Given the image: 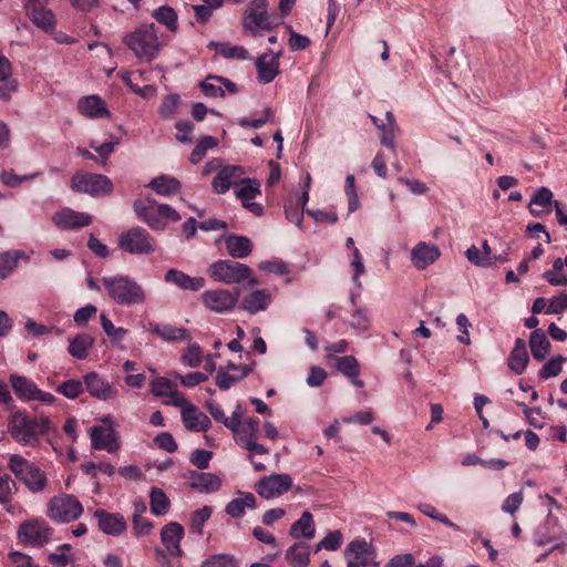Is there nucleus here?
<instances>
[{"label": "nucleus", "mask_w": 567, "mask_h": 567, "mask_svg": "<svg viewBox=\"0 0 567 567\" xmlns=\"http://www.w3.org/2000/svg\"><path fill=\"white\" fill-rule=\"evenodd\" d=\"M123 42L142 62L155 60L164 47L154 23L143 24L125 34Z\"/></svg>", "instance_id": "f257e3e1"}, {"label": "nucleus", "mask_w": 567, "mask_h": 567, "mask_svg": "<svg viewBox=\"0 0 567 567\" xmlns=\"http://www.w3.org/2000/svg\"><path fill=\"white\" fill-rule=\"evenodd\" d=\"M51 421L47 416L28 417L23 412H16L9 420L8 430L11 436L19 443L35 446L40 435L50 431Z\"/></svg>", "instance_id": "f03ea898"}, {"label": "nucleus", "mask_w": 567, "mask_h": 567, "mask_svg": "<svg viewBox=\"0 0 567 567\" xmlns=\"http://www.w3.org/2000/svg\"><path fill=\"white\" fill-rule=\"evenodd\" d=\"M133 209L138 218L154 230H164L166 227L165 220H181V215L173 207L158 204L151 196L135 199Z\"/></svg>", "instance_id": "7ed1b4c3"}, {"label": "nucleus", "mask_w": 567, "mask_h": 567, "mask_svg": "<svg viewBox=\"0 0 567 567\" xmlns=\"http://www.w3.org/2000/svg\"><path fill=\"white\" fill-rule=\"evenodd\" d=\"M102 284L110 298L122 306L144 303L146 295L141 285L128 276L103 277Z\"/></svg>", "instance_id": "20e7f679"}, {"label": "nucleus", "mask_w": 567, "mask_h": 567, "mask_svg": "<svg viewBox=\"0 0 567 567\" xmlns=\"http://www.w3.org/2000/svg\"><path fill=\"white\" fill-rule=\"evenodd\" d=\"M8 467L31 493H41L47 488L48 477L45 473L21 455H10Z\"/></svg>", "instance_id": "39448f33"}, {"label": "nucleus", "mask_w": 567, "mask_h": 567, "mask_svg": "<svg viewBox=\"0 0 567 567\" xmlns=\"http://www.w3.org/2000/svg\"><path fill=\"white\" fill-rule=\"evenodd\" d=\"M208 274L215 280L226 285L240 284L248 281L250 286L258 285V280L254 277L252 270L245 264L223 259L210 265Z\"/></svg>", "instance_id": "423d86ee"}, {"label": "nucleus", "mask_w": 567, "mask_h": 567, "mask_svg": "<svg viewBox=\"0 0 567 567\" xmlns=\"http://www.w3.org/2000/svg\"><path fill=\"white\" fill-rule=\"evenodd\" d=\"M83 513L81 502L73 495L61 494L53 496L48 503V516L58 523H70Z\"/></svg>", "instance_id": "0eeeda50"}, {"label": "nucleus", "mask_w": 567, "mask_h": 567, "mask_svg": "<svg viewBox=\"0 0 567 567\" xmlns=\"http://www.w3.org/2000/svg\"><path fill=\"white\" fill-rule=\"evenodd\" d=\"M118 247L132 255H151L156 250V243L142 227H133L118 237Z\"/></svg>", "instance_id": "6e6552de"}, {"label": "nucleus", "mask_w": 567, "mask_h": 567, "mask_svg": "<svg viewBox=\"0 0 567 567\" xmlns=\"http://www.w3.org/2000/svg\"><path fill=\"white\" fill-rule=\"evenodd\" d=\"M71 188L93 197L106 196L112 193L111 179L101 174L78 172L71 178Z\"/></svg>", "instance_id": "1a4fd4ad"}, {"label": "nucleus", "mask_w": 567, "mask_h": 567, "mask_svg": "<svg viewBox=\"0 0 567 567\" xmlns=\"http://www.w3.org/2000/svg\"><path fill=\"white\" fill-rule=\"evenodd\" d=\"M277 23L268 13L267 0H252L244 16V28L257 35L260 30H270Z\"/></svg>", "instance_id": "9d476101"}, {"label": "nucleus", "mask_w": 567, "mask_h": 567, "mask_svg": "<svg viewBox=\"0 0 567 567\" xmlns=\"http://www.w3.org/2000/svg\"><path fill=\"white\" fill-rule=\"evenodd\" d=\"M52 536V528L42 518H35L22 523L18 529V538L23 544L42 547Z\"/></svg>", "instance_id": "9b49d317"}, {"label": "nucleus", "mask_w": 567, "mask_h": 567, "mask_svg": "<svg viewBox=\"0 0 567 567\" xmlns=\"http://www.w3.org/2000/svg\"><path fill=\"white\" fill-rule=\"evenodd\" d=\"M240 289L234 292L226 289L206 290L202 295L203 303L212 311L224 313L233 310L238 302Z\"/></svg>", "instance_id": "f8f14e48"}, {"label": "nucleus", "mask_w": 567, "mask_h": 567, "mask_svg": "<svg viewBox=\"0 0 567 567\" xmlns=\"http://www.w3.org/2000/svg\"><path fill=\"white\" fill-rule=\"evenodd\" d=\"M291 486L292 478L289 474H272L257 482L255 489L262 498L271 499L285 494Z\"/></svg>", "instance_id": "ddd939ff"}, {"label": "nucleus", "mask_w": 567, "mask_h": 567, "mask_svg": "<svg viewBox=\"0 0 567 567\" xmlns=\"http://www.w3.org/2000/svg\"><path fill=\"white\" fill-rule=\"evenodd\" d=\"M52 221L59 229L70 230L89 226L92 223V216L71 208H63L52 216Z\"/></svg>", "instance_id": "4468645a"}, {"label": "nucleus", "mask_w": 567, "mask_h": 567, "mask_svg": "<svg viewBox=\"0 0 567 567\" xmlns=\"http://www.w3.org/2000/svg\"><path fill=\"white\" fill-rule=\"evenodd\" d=\"M344 557L347 567H363L374 559L371 545L363 539H355L348 544Z\"/></svg>", "instance_id": "2eb2a0df"}, {"label": "nucleus", "mask_w": 567, "mask_h": 567, "mask_svg": "<svg viewBox=\"0 0 567 567\" xmlns=\"http://www.w3.org/2000/svg\"><path fill=\"white\" fill-rule=\"evenodd\" d=\"M184 534V527L177 522H171L162 528L161 540L169 556L181 557L183 555L181 542Z\"/></svg>", "instance_id": "dca6fc26"}, {"label": "nucleus", "mask_w": 567, "mask_h": 567, "mask_svg": "<svg viewBox=\"0 0 567 567\" xmlns=\"http://www.w3.org/2000/svg\"><path fill=\"white\" fill-rule=\"evenodd\" d=\"M87 392L99 400L107 401L117 396L114 385L102 379L96 372H90L83 377Z\"/></svg>", "instance_id": "f3484780"}, {"label": "nucleus", "mask_w": 567, "mask_h": 567, "mask_svg": "<svg viewBox=\"0 0 567 567\" xmlns=\"http://www.w3.org/2000/svg\"><path fill=\"white\" fill-rule=\"evenodd\" d=\"M441 256L437 246L425 241L417 243L411 250V261L419 270H424L434 264Z\"/></svg>", "instance_id": "a211bd4d"}, {"label": "nucleus", "mask_w": 567, "mask_h": 567, "mask_svg": "<svg viewBox=\"0 0 567 567\" xmlns=\"http://www.w3.org/2000/svg\"><path fill=\"white\" fill-rule=\"evenodd\" d=\"M244 174L241 166H225L214 177L212 186L217 194H225L233 185L238 186Z\"/></svg>", "instance_id": "6ab92c4d"}, {"label": "nucleus", "mask_w": 567, "mask_h": 567, "mask_svg": "<svg viewBox=\"0 0 567 567\" xmlns=\"http://www.w3.org/2000/svg\"><path fill=\"white\" fill-rule=\"evenodd\" d=\"M93 515L97 519L99 528L106 535L117 536L126 529V522L118 513L96 509Z\"/></svg>", "instance_id": "aec40b11"}, {"label": "nucleus", "mask_w": 567, "mask_h": 567, "mask_svg": "<svg viewBox=\"0 0 567 567\" xmlns=\"http://www.w3.org/2000/svg\"><path fill=\"white\" fill-rule=\"evenodd\" d=\"M200 87L204 94L209 97H223L227 93L235 94L237 92V85L234 82L217 75H208L200 83Z\"/></svg>", "instance_id": "412c9836"}, {"label": "nucleus", "mask_w": 567, "mask_h": 567, "mask_svg": "<svg viewBox=\"0 0 567 567\" xmlns=\"http://www.w3.org/2000/svg\"><path fill=\"white\" fill-rule=\"evenodd\" d=\"M281 52H268L256 60L258 81L270 83L279 73V56Z\"/></svg>", "instance_id": "4be33fe9"}, {"label": "nucleus", "mask_w": 567, "mask_h": 567, "mask_svg": "<svg viewBox=\"0 0 567 567\" xmlns=\"http://www.w3.org/2000/svg\"><path fill=\"white\" fill-rule=\"evenodd\" d=\"M164 280L166 284L189 291H199L205 286V279L203 277H192L175 268H171L166 271Z\"/></svg>", "instance_id": "5701e85b"}, {"label": "nucleus", "mask_w": 567, "mask_h": 567, "mask_svg": "<svg viewBox=\"0 0 567 567\" xmlns=\"http://www.w3.org/2000/svg\"><path fill=\"white\" fill-rule=\"evenodd\" d=\"M92 447L113 453L118 450L116 432L113 429L94 426L91 431Z\"/></svg>", "instance_id": "b1692460"}, {"label": "nucleus", "mask_w": 567, "mask_h": 567, "mask_svg": "<svg viewBox=\"0 0 567 567\" xmlns=\"http://www.w3.org/2000/svg\"><path fill=\"white\" fill-rule=\"evenodd\" d=\"M181 414L185 427L189 431L205 432L212 425L209 417L192 403L181 411Z\"/></svg>", "instance_id": "393cba45"}, {"label": "nucleus", "mask_w": 567, "mask_h": 567, "mask_svg": "<svg viewBox=\"0 0 567 567\" xmlns=\"http://www.w3.org/2000/svg\"><path fill=\"white\" fill-rule=\"evenodd\" d=\"M187 478L189 487L200 493L217 492L221 485L219 477L213 473L189 471Z\"/></svg>", "instance_id": "a878e982"}, {"label": "nucleus", "mask_w": 567, "mask_h": 567, "mask_svg": "<svg viewBox=\"0 0 567 567\" xmlns=\"http://www.w3.org/2000/svg\"><path fill=\"white\" fill-rule=\"evenodd\" d=\"M228 429L233 432L236 443L245 447L254 440H258L257 433L259 431V421L254 417H247L243 421V423L236 424Z\"/></svg>", "instance_id": "bb28decb"}, {"label": "nucleus", "mask_w": 567, "mask_h": 567, "mask_svg": "<svg viewBox=\"0 0 567 567\" xmlns=\"http://www.w3.org/2000/svg\"><path fill=\"white\" fill-rule=\"evenodd\" d=\"M553 192L547 187H539L535 190L529 203V212L534 217L540 218L544 214L551 212Z\"/></svg>", "instance_id": "cd10ccee"}, {"label": "nucleus", "mask_w": 567, "mask_h": 567, "mask_svg": "<svg viewBox=\"0 0 567 567\" xmlns=\"http://www.w3.org/2000/svg\"><path fill=\"white\" fill-rule=\"evenodd\" d=\"M226 250L233 258L243 259L252 251V243L246 236L226 235L224 236Z\"/></svg>", "instance_id": "c85d7f7f"}, {"label": "nucleus", "mask_w": 567, "mask_h": 567, "mask_svg": "<svg viewBox=\"0 0 567 567\" xmlns=\"http://www.w3.org/2000/svg\"><path fill=\"white\" fill-rule=\"evenodd\" d=\"M78 109L86 117H106L110 115L104 102L97 95H89L79 100Z\"/></svg>", "instance_id": "c756f323"}, {"label": "nucleus", "mask_w": 567, "mask_h": 567, "mask_svg": "<svg viewBox=\"0 0 567 567\" xmlns=\"http://www.w3.org/2000/svg\"><path fill=\"white\" fill-rule=\"evenodd\" d=\"M237 495L225 507V512L233 518L244 516L246 508L254 509L257 507V499L254 494L239 491Z\"/></svg>", "instance_id": "7c9ffc66"}, {"label": "nucleus", "mask_w": 567, "mask_h": 567, "mask_svg": "<svg viewBox=\"0 0 567 567\" xmlns=\"http://www.w3.org/2000/svg\"><path fill=\"white\" fill-rule=\"evenodd\" d=\"M529 362L526 343L523 339H516L515 346L508 357V367L517 375L524 373Z\"/></svg>", "instance_id": "2f4dec72"}, {"label": "nucleus", "mask_w": 567, "mask_h": 567, "mask_svg": "<svg viewBox=\"0 0 567 567\" xmlns=\"http://www.w3.org/2000/svg\"><path fill=\"white\" fill-rule=\"evenodd\" d=\"M270 300L271 296L268 290L257 289L243 299L241 308L250 313H257L266 310Z\"/></svg>", "instance_id": "473e14b6"}, {"label": "nucleus", "mask_w": 567, "mask_h": 567, "mask_svg": "<svg viewBox=\"0 0 567 567\" xmlns=\"http://www.w3.org/2000/svg\"><path fill=\"white\" fill-rule=\"evenodd\" d=\"M93 344L94 338L91 334L80 333L69 340L68 352L78 360H85Z\"/></svg>", "instance_id": "72a5a7b5"}, {"label": "nucleus", "mask_w": 567, "mask_h": 567, "mask_svg": "<svg viewBox=\"0 0 567 567\" xmlns=\"http://www.w3.org/2000/svg\"><path fill=\"white\" fill-rule=\"evenodd\" d=\"M150 331L164 341H184L189 339V333L185 328H177L172 324L151 323Z\"/></svg>", "instance_id": "f704fd0d"}, {"label": "nucleus", "mask_w": 567, "mask_h": 567, "mask_svg": "<svg viewBox=\"0 0 567 567\" xmlns=\"http://www.w3.org/2000/svg\"><path fill=\"white\" fill-rule=\"evenodd\" d=\"M315 524L312 519V515L310 512L306 511L301 514V517L295 522L291 527L289 534L293 538L303 537L306 539H312L315 537Z\"/></svg>", "instance_id": "c9c22d12"}, {"label": "nucleus", "mask_w": 567, "mask_h": 567, "mask_svg": "<svg viewBox=\"0 0 567 567\" xmlns=\"http://www.w3.org/2000/svg\"><path fill=\"white\" fill-rule=\"evenodd\" d=\"M148 187H151L156 194L162 196H171L177 193L182 185L178 179L167 175H161L154 177L150 183Z\"/></svg>", "instance_id": "e433bc0d"}, {"label": "nucleus", "mask_w": 567, "mask_h": 567, "mask_svg": "<svg viewBox=\"0 0 567 567\" xmlns=\"http://www.w3.org/2000/svg\"><path fill=\"white\" fill-rule=\"evenodd\" d=\"M286 559L291 567H306L310 560L309 546L302 542L293 544L287 550Z\"/></svg>", "instance_id": "4c0bfd02"}, {"label": "nucleus", "mask_w": 567, "mask_h": 567, "mask_svg": "<svg viewBox=\"0 0 567 567\" xmlns=\"http://www.w3.org/2000/svg\"><path fill=\"white\" fill-rule=\"evenodd\" d=\"M529 346L534 359L543 361L549 351L550 343L545 332L536 329L530 333Z\"/></svg>", "instance_id": "58836bf2"}, {"label": "nucleus", "mask_w": 567, "mask_h": 567, "mask_svg": "<svg viewBox=\"0 0 567 567\" xmlns=\"http://www.w3.org/2000/svg\"><path fill=\"white\" fill-rule=\"evenodd\" d=\"M10 382L16 394L24 400H33L35 393H38L37 385L25 377L11 375Z\"/></svg>", "instance_id": "ea45409f"}, {"label": "nucleus", "mask_w": 567, "mask_h": 567, "mask_svg": "<svg viewBox=\"0 0 567 567\" xmlns=\"http://www.w3.org/2000/svg\"><path fill=\"white\" fill-rule=\"evenodd\" d=\"M260 183L256 178L240 179L238 186L235 189V194L241 200V203L255 199V197L260 195Z\"/></svg>", "instance_id": "a19ab883"}, {"label": "nucleus", "mask_w": 567, "mask_h": 567, "mask_svg": "<svg viewBox=\"0 0 567 567\" xmlns=\"http://www.w3.org/2000/svg\"><path fill=\"white\" fill-rule=\"evenodd\" d=\"M251 372V368L249 365H243L240 368V374H229L227 371H225L223 368L217 370L216 374V384L220 390H228L231 388L235 383L243 380L245 377H247Z\"/></svg>", "instance_id": "79ce46f5"}, {"label": "nucleus", "mask_w": 567, "mask_h": 567, "mask_svg": "<svg viewBox=\"0 0 567 567\" xmlns=\"http://www.w3.org/2000/svg\"><path fill=\"white\" fill-rule=\"evenodd\" d=\"M150 505L152 514L163 516L168 512L171 502L163 489L153 487L150 493Z\"/></svg>", "instance_id": "37998d69"}, {"label": "nucleus", "mask_w": 567, "mask_h": 567, "mask_svg": "<svg viewBox=\"0 0 567 567\" xmlns=\"http://www.w3.org/2000/svg\"><path fill=\"white\" fill-rule=\"evenodd\" d=\"M23 256L22 250H11L0 255V279H6L17 268Z\"/></svg>", "instance_id": "c03bdc74"}, {"label": "nucleus", "mask_w": 567, "mask_h": 567, "mask_svg": "<svg viewBox=\"0 0 567 567\" xmlns=\"http://www.w3.org/2000/svg\"><path fill=\"white\" fill-rule=\"evenodd\" d=\"M29 16L32 22L39 28L49 30L54 27V16L48 9L33 6L29 9Z\"/></svg>", "instance_id": "a18cd8bd"}, {"label": "nucleus", "mask_w": 567, "mask_h": 567, "mask_svg": "<svg viewBox=\"0 0 567 567\" xmlns=\"http://www.w3.org/2000/svg\"><path fill=\"white\" fill-rule=\"evenodd\" d=\"M152 17L161 24H164L168 30L175 32L177 30V14L171 7L163 6L154 10Z\"/></svg>", "instance_id": "49530a36"}, {"label": "nucleus", "mask_w": 567, "mask_h": 567, "mask_svg": "<svg viewBox=\"0 0 567 567\" xmlns=\"http://www.w3.org/2000/svg\"><path fill=\"white\" fill-rule=\"evenodd\" d=\"M336 369L347 378L359 377L360 368L353 355L333 358Z\"/></svg>", "instance_id": "de8ad7c7"}, {"label": "nucleus", "mask_w": 567, "mask_h": 567, "mask_svg": "<svg viewBox=\"0 0 567 567\" xmlns=\"http://www.w3.org/2000/svg\"><path fill=\"white\" fill-rule=\"evenodd\" d=\"M565 260L557 258L554 260L553 269L544 272L543 277L551 286H567V275L564 274Z\"/></svg>", "instance_id": "09e8293b"}, {"label": "nucleus", "mask_w": 567, "mask_h": 567, "mask_svg": "<svg viewBox=\"0 0 567 567\" xmlns=\"http://www.w3.org/2000/svg\"><path fill=\"white\" fill-rule=\"evenodd\" d=\"M213 513L212 507L205 505L202 508L195 511L190 515L189 528L197 535H203V528L205 523L210 518Z\"/></svg>", "instance_id": "8fccbe9b"}, {"label": "nucleus", "mask_w": 567, "mask_h": 567, "mask_svg": "<svg viewBox=\"0 0 567 567\" xmlns=\"http://www.w3.org/2000/svg\"><path fill=\"white\" fill-rule=\"evenodd\" d=\"M181 99L178 94H169L165 96L158 107V114L162 118H171L179 109Z\"/></svg>", "instance_id": "3c124183"}, {"label": "nucleus", "mask_w": 567, "mask_h": 567, "mask_svg": "<svg viewBox=\"0 0 567 567\" xmlns=\"http://www.w3.org/2000/svg\"><path fill=\"white\" fill-rule=\"evenodd\" d=\"M40 173L35 172L28 175H17L12 169L2 171L0 174V181L8 187H19L23 182L31 181L38 177Z\"/></svg>", "instance_id": "603ef678"}, {"label": "nucleus", "mask_w": 567, "mask_h": 567, "mask_svg": "<svg viewBox=\"0 0 567 567\" xmlns=\"http://www.w3.org/2000/svg\"><path fill=\"white\" fill-rule=\"evenodd\" d=\"M210 45H214V43H210ZM215 47L224 58L238 60L250 59L248 50H246L244 47H231L226 43H216Z\"/></svg>", "instance_id": "864d4df0"}, {"label": "nucleus", "mask_w": 567, "mask_h": 567, "mask_svg": "<svg viewBox=\"0 0 567 567\" xmlns=\"http://www.w3.org/2000/svg\"><path fill=\"white\" fill-rule=\"evenodd\" d=\"M151 392L158 398H165L168 396L171 393L175 391L177 385L172 382L171 380L159 377L154 379L151 384Z\"/></svg>", "instance_id": "5fc2aeb1"}, {"label": "nucleus", "mask_w": 567, "mask_h": 567, "mask_svg": "<svg viewBox=\"0 0 567 567\" xmlns=\"http://www.w3.org/2000/svg\"><path fill=\"white\" fill-rule=\"evenodd\" d=\"M344 193L348 197L349 213L355 212L360 206V202L355 189V178L351 174L346 177Z\"/></svg>", "instance_id": "6e6d98bb"}, {"label": "nucleus", "mask_w": 567, "mask_h": 567, "mask_svg": "<svg viewBox=\"0 0 567 567\" xmlns=\"http://www.w3.org/2000/svg\"><path fill=\"white\" fill-rule=\"evenodd\" d=\"M101 324L103 331L112 339V342L117 344L123 337L127 333V330L124 328H116L113 322L106 317V315L102 313L100 316Z\"/></svg>", "instance_id": "4d7b16f0"}, {"label": "nucleus", "mask_w": 567, "mask_h": 567, "mask_svg": "<svg viewBox=\"0 0 567 567\" xmlns=\"http://www.w3.org/2000/svg\"><path fill=\"white\" fill-rule=\"evenodd\" d=\"M566 360L563 355L558 354L547 361L539 371V377L548 379L557 377L561 372V364Z\"/></svg>", "instance_id": "13d9d810"}, {"label": "nucleus", "mask_w": 567, "mask_h": 567, "mask_svg": "<svg viewBox=\"0 0 567 567\" xmlns=\"http://www.w3.org/2000/svg\"><path fill=\"white\" fill-rule=\"evenodd\" d=\"M56 391L68 399H75L83 392V385L79 380H68L61 383Z\"/></svg>", "instance_id": "bf43d9fd"}, {"label": "nucleus", "mask_w": 567, "mask_h": 567, "mask_svg": "<svg viewBox=\"0 0 567 567\" xmlns=\"http://www.w3.org/2000/svg\"><path fill=\"white\" fill-rule=\"evenodd\" d=\"M468 261L475 266L488 267L492 266L497 258L484 257L482 251L474 245H472L465 252Z\"/></svg>", "instance_id": "052dcab7"}, {"label": "nucleus", "mask_w": 567, "mask_h": 567, "mask_svg": "<svg viewBox=\"0 0 567 567\" xmlns=\"http://www.w3.org/2000/svg\"><path fill=\"white\" fill-rule=\"evenodd\" d=\"M343 536L340 530L330 532L318 545L316 551H319L321 548L327 550H337L342 543Z\"/></svg>", "instance_id": "680f3d73"}, {"label": "nucleus", "mask_w": 567, "mask_h": 567, "mask_svg": "<svg viewBox=\"0 0 567 567\" xmlns=\"http://www.w3.org/2000/svg\"><path fill=\"white\" fill-rule=\"evenodd\" d=\"M203 352L198 344H189L187 351L182 355V362L190 368H196L202 363Z\"/></svg>", "instance_id": "e2e57ef3"}, {"label": "nucleus", "mask_w": 567, "mask_h": 567, "mask_svg": "<svg viewBox=\"0 0 567 567\" xmlns=\"http://www.w3.org/2000/svg\"><path fill=\"white\" fill-rule=\"evenodd\" d=\"M202 567H237V564L234 557L226 554H217L203 561Z\"/></svg>", "instance_id": "0e129e2a"}, {"label": "nucleus", "mask_w": 567, "mask_h": 567, "mask_svg": "<svg viewBox=\"0 0 567 567\" xmlns=\"http://www.w3.org/2000/svg\"><path fill=\"white\" fill-rule=\"evenodd\" d=\"M213 453L206 450H195L190 455V462L199 470H206L209 466Z\"/></svg>", "instance_id": "69168bd1"}, {"label": "nucleus", "mask_w": 567, "mask_h": 567, "mask_svg": "<svg viewBox=\"0 0 567 567\" xmlns=\"http://www.w3.org/2000/svg\"><path fill=\"white\" fill-rule=\"evenodd\" d=\"M328 374L320 367H311L306 383L310 388H319L326 381Z\"/></svg>", "instance_id": "338daca9"}, {"label": "nucleus", "mask_w": 567, "mask_h": 567, "mask_svg": "<svg viewBox=\"0 0 567 567\" xmlns=\"http://www.w3.org/2000/svg\"><path fill=\"white\" fill-rule=\"evenodd\" d=\"M154 525L146 517L141 514H134L133 516V528L137 536H145L151 533Z\"/></svg>", "instance_id": "774afa93"}]
</instances>
